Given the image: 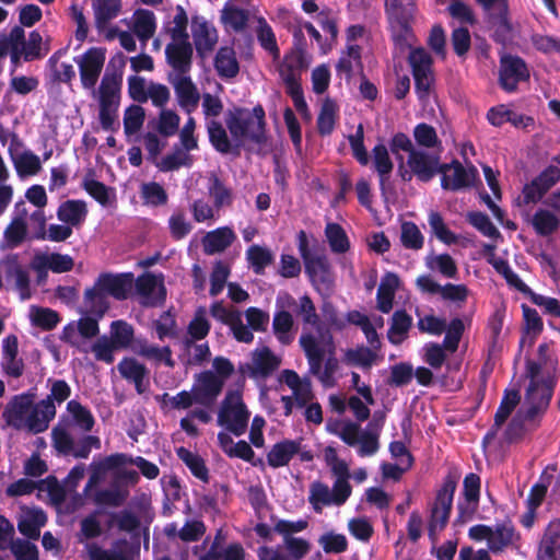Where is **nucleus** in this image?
I'll return each mask as SVG.
<instances>
[{
    "label": "nucleus",
    "mask_w": 560,
    "mask_h": 560,
    "mask_svg": "<svg viewBox=\"0 0 560 560\" xmlns=\"http://www.w3.org/2000/svg\"><path fill=\"white\" fill-rule=\"evenodd\" d=\"M308 362V369H318V362L336 354V345L332 335L323 327L316 326L315 331L304 330L299 339Z\"/></svg>",
    "instance_id": "1a4fd4ad"
},
{
    "label": "nucleus",
    "mask_w": 560,
    "mask_h": 560,
    "mask_svg": "<svg viewBox=\"0 0 560 560\" xmlns=\"http://www.w3.org/2000/svg\"><path fill=\"white\" fill-rule=\"evenodd\" d=\"M9 154L20 178L36 176L43 168L40 158L33 151L24 148L23 143L15 136L12 137L9 145Z\"/></svg>",
    "instance_id": "a211bd4d"
},
{
    "label": "nucleus",
    "mask_w": 560,
    "mask_h": 560,
    "mask_svg": "<svg viewBox=\"0 0 560 560\" xmlns=\"http://www.w3.org/2000/svg\"><path fill=\"white\" fill-rule=\"evenodd\" d=\"M400 284L397 275L388 272L386 273L380 283L377 289V308L383 313H389L393 308V302Z\"/></svg>",
    "instance_id": "49530a36"
},
{
    "label": "nucleus",
    "mask_w": 560,
    "mask_h": 560,
    "mask_svg": "<svg viewBox=\"0 0 560 560\" xmlns=\"http://www.w3.org/2000/svg\"><path fill=\"white\" fill-rule=\"evenodd\" d=\"M88 217V205L84 200H67L57 209V218L69 226L80 228Z\"/></svg>",
    "instance_id": "c9c22d12"
},
{
    "label": "nucleus",
    "mask_w": 560,
    "mask_h": 560,
    "mask_svg": "<svg viewBox=\"0 0 560 560\" xmlns=\"http://www.w3.org/2000/svg\"><path fill=\"white\" fill-rule=\"evenodd\" d=\"M532 224L538 234L549 235L558 229L560 221L551 210L538 209L532 218Z\"/></svg>",
    "instance_id": "69168bd1"
},
{
    "label": "nucleus",
    "mask_w": 560,
    "mask_h": 560,
    "mask_svg": "<svg viewBox=\"0 0 560 560\" xmlns=\"http://www.w3.org/2000/svg\"><path fill=\"white\" fill-rule=\"evenodd\" d=\"M468 536L475 541H487L492 552L502 551L504 548L515 545L520 539L511 523L498 524L494 527L478 524L469 528Z\"/></svg>",
    "instance_id": "9b49d317"
},
{
    "label": "nucleus",
    "mask_w": 560,
    "mask_h": 560,
    "mask_svg": "<svg viewBox=\"0 0 560 560\" xmlns=\"http://www.w3.org/2000/svg\"><path fill=\"white\" fill-rule=\"evenodd\" d=\"M500 85L506 92H514L520 82L527 81L529 71L526 63L520 57L505 55L500 62Z\"/></svg>",
    "instance_id": "412c9836"
},
{
    "label": "nucleus",
    "mask_w": 560,
    "mask_h": 560,
    "mask_svg": "<svg viewBox=\"0 0 560 560\" xmlns=\"http://www.w3.org/2000/svg\"><path fill=\"white\" fill-rule=\"evenodd\" d=\"M427 267L438 271L446 278H455L458 269L455 260L448 254L430 255L427 257Z\"/></svg>",
    "instance_id": "774afa93"
},
{
    "label": "nucleus",
    "mask_w": 560,
    "mask_h": 560,
    "mask_svg": "<svg viewBox=\"0 0 560 560\" xmlns=\"http://www.w3.org/2000/svg\"><path fill=\"white\" fill-rule=\"evenodd\" d=\"M107 49L105 47H90L74 58L78 66L81 85L84 90H97L96 83L102 74L106 61Z\"/></svg>",
    "instance_id": "f8f14e48"
},
{
    "label": "nucleus",
    "mask_w": 560,
    "mask_h": 560,
    "mask_svg": "<svg viewBox=\"0 0 560 560\" xmlns=\"http://www.w3.org/2000/svg\"><path fill=\"white\" fill-rule=\"evenodd\" d=\"M339 369V362L336 354L329 355L324 361L318 362V369H310V373L315 375L325 387H332L336 384V373Z\"/></svg>",
    "instance_id": "bf43d9fd"
},
{
    "label": "nucleus",
    "mask_w": 560,
    "mask_h": 560,
    "mask_svg": "<svg viewBox=\"0 0 560 560\" xmlns=\"http://www.w3.org/2000/svg\"><path fill=\"white\" fill-rule=\"evenodd\" d=\"M439 172L442 173V187L452 190L472 186L478 176L476 167H465L459 162L441 166Z\"/></svg>",
    "instance_id": "4be33fe9"
},
{
    "label": "nucleus",
    "mask_w": 560,
    "mask_h": 560,
    "mask_svg": "<svg viewBox=\"0 0 560 560\" xmlns=\"http://www.w3.org/2000/svg\"><path fill=\"white\" fill-rule=\"evenodd\" d=\"M97 281L98 285H102L109 296L124 300L131 289L133 277L131 273H103L97 278Z\"/></svg>",
    "instance_id": "e433bc0d"
},
{
    "label": "nucleus",
    "mask_w": 560,
    "mask_h": 560,
    "mask_svg": "<svg viewBox=\"0 0 560 560\" xmlns=\"http://www.w3.org/2000/svg\"><path fill=\"white\" fill-rule=\"evenodd\" d=\"M409 63L412 68L417 93L420 98H423L429 94L433 83L432 59L423 48H416L409 54Z\"/></svg>",
    "instance_id": "6ab92c4d"
},
{
    "label": "nucleus",
    "mask_w": 560,
    "mask_h": 560,
    "mask_svg": "<svg viewBox=\"0 0 560 560\" xmlns=\"http://www.w3.org/2000/svg\"><path fill=\"white\" fill-rule=\"evenodd\" d=\"M210 314L217 320L229 326L233 337L244 343H250L254 339L250 329L264 331L269 324V314L257 307H249L245 312L249 328L244 325L242 313L238 310L226 307L222 302H214L210 307Z\"/></svg>",
    "instance_id": "20e7f679"
},
{
    "label": "nucleus",
    "mask_w": 560,
    "mask_h": 560,
    "mask_svg": "<svg viewBox=\"0 0 560 560\" xmlns=\"http://www.w3.org/2000/svg\"><path fill=\"white\" fill-rule=\"evenodd\" d=\"M192 163L194 158L189 150L182 147H175L171 153L163 156L156 163V167L162 172H170L178 170L179 167H189Z\"/></svg>",
    "instance_id": "603ef678"
},
{
    "label": "nucleus",
    "mask_w": 560,
    "mask_h": 560,
    "mask_svg": "<svg viewBox=\"0 0 560 560\" xmlns=\"http://www.w3.org/2000/svg\"><path fill=\"white\" fill-rule=\"evenodd\" d=\"M130 27L142 44H145L155 33L156 21L153 12L137 10L130 22Z\"/></svg>",
    "instance_id": "de8ad7c7"
},
{
    "label": "nucleus",
    "mask_w": 560,
    "mask_h": 560,
    "mask_svg": "<svg viewBox=\"0 0 560 560\" xmlns=\"http://www.w3.org/2000/svg\"><path fill=\"white\" fill-rule=\"evenodd\" d=\"M303 439L296 440H282L275 445L267 454V463L273 468L285 466L296 455L301 462H311L313 453L306 450L303 444Z\"/></svg>",
    "instance_id": "f3484780"
},
{
    "label": "nucleus",
    "mask_w": 560,
    "mask_h": 560,
    "mask_svg": "<svg viewBox=\"0 0 560 560\" xmlns=\"http://www.w3.org/2000/svg\"><path fill=\"white\" fill-rule=\"evenodd\" d=\"M27 229L25 205L24 202H18L15 205L14 218L4 232L5 240L9 244L16 245L25 237Z\"/></svg>",
    "instance_id": "8fccbe9b"
},
{
    "label": "nucleus",
    "mask_w": 560,
    "mask_h": 560,
    "mask_svg": "<svg viewBox=\"0 0 560 560\" xmlns=\"http://www.w3.org/2000/svg\"><path fill=\"white\" fill-rule=\"evenodd\" d=\"M82 186L84 190L103 207H113L115 205V190L95 179L92 172H89L84 175Z\"/></svg>",
    "instance_id": "79ce46f5"
},
{
    "label": "nucleus",
    "mask_w": 560,
    "mask_h": 560,
    "mask_svg": "<svg viewBox=\"0 0 560 560\" xmlns=\"http://www.w3.org/2000/svg\"><path fill=\"white\" fill-rule=\"evenodd\" d=\"M191 31L197 51L201 56L211 52L219 38L215 27L205 18L196 16L191 22Z\"/></svg>",
    "instance_id": "c85d7f7f"
},
{
    "label": "nucleus",
    "mask_w": 560,
    "mask_h": 560,
    "mask_svg": "<svg viewBox=\"0 0 560 560\" xmlns=\"http://www.w3.org/2000/svg\"><path fill=\"white\" fill-rule=\"evenodd\" d=\"M257 22L258 25L256 34L259 44L265 50H267L273 57V60H278L280 57V50L277 45L276 36L271 26L267 23V21L264 18H259Z\"/></svg>",
    "instance_id": "e2e57ef3"
},
{
    "label": "nucleus",
    "mask_w": 560,
    "mask_h": 560,
    "mask_svg": "<svg viewBox=\"0 0 560 560\" xmlns=\"http://www.w3.org/2000/svg\"><path fill=\"white\" fill-rule=\"evenodd\" d=\"M200 560H246V551L240 542L221 544L217 536Z\"/></svg>",
    "instance_id": "ea45409f"
},
{
    "label": "nucleus",
    "mask_w": 560,
    "mask_h": 560,
    "mask_svg": "<svg viewBox=\"0 0 560 560\" xmlns=\"http://www.w3.org/2000/svg\"><path fill=\"white\" fill-rule=\"evenodd\" d=\"M490 13L495 27L497 39L505 40V36L511 32V25L508 21V2L506 0H477Z\"/></svg>",
    "instance_id": "72a5a7b5"
},
{
    "label": "nucleus",
    "mask_w": 560,
    "mask_h": 560,
    "mask_svg": "<svg viewBox=\"0 0 560 560\" xmlns=\"http://www.w3.org/2000/svg\"><path fill=\"white\" fill-rule=\"evenodd\" d=\"M117 370L124 378L135 384L138 393L141 394L147 389V369L137 360L132 358H125L118 363Z\"/></svg>",
    "instance_id": "c03bdc74"
},
{
    "label": "nucleus",
    "mask_w": 560,
    "mask_h": 560,
    "mask_svg": "<svg viewBox=\"0 0 560 560\" xmlns=\"http://www.w3.org/2000/svg\"><path fill=\"white\" fill-rule=\"evenodd\" d=\"M8 425L30 433H42L49 427L56 416V407L48 401H35V395L24 393L15 395L2 413Z\"/></svg>",
    "instance_id": "7ed1b4c3"
},
{
    "label": "nucleus",
    "mask_w": 560,
    "mask_h": 560,
    "mask_svg": "<svg viewBox=\"0 0 560 560\" xmlns=\"http://www.w3.org/2000/svg\"><path fill=\"white\" fill-rule=\"evenodd\" d=\"M248 11L240 0H228L220 11V22L226 32H243L248 22Z\"/></svg>",
    "instance_id": "7c9ffc66"
},
{
    "label": "nucleus",
    "mask_w": 560,
    "mask_h": 560,
    "mask_svg": "<svg viewBox=\"0 0 560 560\" xmlns=\"http://www.w3.org/2000/svg\"><path fill=\"white\" fill-rule=\"evenodd\" d=\"M168 63L178 71L186 73L191 66L192 48L188 39L172 40L165 49Z\"/></svg>",
    "instance_id": "473e14b6"
},
{
    "label": "nucleus",
    "mask_w": 560,
    "mask_h": 560,
    "mask_svg": "<svg viewBox=\"0 0 560 560\" xmlns=\"http://www.w3.org/2000/svg\"><path fill=\"white\" fill-rule=\"evenodd\" d=\"M140 197L144 205L153 207L163 206L168 199L165 188L156 182L142 183Z\"/></svg>",
    "instance_id": "052dcab7"
},
{
    "label": "nucleus",
    "mask_w": 560,
    "mask_h": 560,
    "mask_svg": "<svg viewBox=\"0 0 560 560\" xmlns=\"http://www.w3.org/2000/svg\"><path fill=\"white\" fill-rule=\"evenodd\" d=\"M412 324V318L404 311H397L392 318V325L388 330V339L394 345L401 343Z\"/></svg>",
    "instance_id": "13d9d810"
},
{
    "label": "nucleus",
    "mask_w": 560,
    "mask_h": 560,
    "mask_svg": "<svg viewBox=\"0 0 560 560\" xmlns=\"http://www.w3.org/2000/svg\"><path fill=\"white\" fill-rule=\"evenodd\" d=\"M133 328L125 320H115L110 324L109 340L117 350L131 348L133 340Z\"/></svg>",
    "instance_id": "5fc2aeb1"
},
{
    "label": "nucleus",
    "mask_w": 560,
    "mask_h": 560,
    "mask_svg": "<svg viewBox=\"0 0 560 560\" xmlns=\"http://www.w3.org/2000/svg\"><path fill=\"white\" fill-rule=\"evenodd\" d=\"M453 487L446 486L436 494L429 522V536L432 541L436 540L438 535L447 524L453 503Z\"/></svg>",
    "instance_id": "aec40b11"
},
{
    "label": "nucleus",
    "mask_w": 560,
    "mask_h": 560,
    "mask_svg": "<svg viewBox=\"0 0 560 560\" xmlns=\"http://www.w3.org/2000/svg\"><path fill=\"white\" fill-rule=\"evenodd\" d=\"M5 56H10L11 63L16 67L21 59L33 60L40 55L42 36L33 31L25 38V32L21 26H14L9 33L0 32Z\"/></svg>",
    "instance_id": "0eeeda50"
},
{
    "label": "nucleus",
    "mask_w": 560,
    "mask_h": 560,
    "mask_svg": "<svg viewBox=\"0 0 560 560\" xmlns=\"http://www.w3.org/2000/svg\"><path fill=\"white\" fill-rule=\"evenodd\" d=\"M277 306L279 308H292L294 313L302 318L304 324L319 326L315 305L307 295L295 300L289 293H280L277 298Z\"/></svg>",
    "instance_id": "bb28decb"
},
{
    "label": "nucleus",
    "mask_w": 560,
    "mask_h": 560,
    "mask_svg": "<svg viewBox=\"0 0 560 560\" xmlns=\"http://www.w3.org/2000/svg\"><path fill=\"white\" fill-rule=\"evenodd\" d=\"M100 332L98 320L90 316H83L78 320L68 323L61 331L60 340L77 348L81 353H89L88 339Z\"/></svg>",
    "instance_id": "4468645a"
},
{
    "label": "nucleus",
    "mask_w": 560,
    "mask_h": 560,
    "mask_svg": "<svg viewBox=\"0 0 560 560\" xmlns=\"http://www.w3.org/2000/svg\"><path fill=\"white\" fill-rule=\"evenodd\" d=\"M137 293L144 305H158L165 300L166 290L162 275L144 273L136 281Z\"/></svg>",
    "instance_id": "5701e85b"
},
{
    "label": "nucleus",
    "mask_w": 560,
    "mask_h": 560,
    "mask_svg": "<svg viewBox=\"0 0 560 560\" xmlns=\"http://www.w3.org/2000/svg\"><path fill=\"white\" fill-rule=\"evenodd\" d=\"M351 492L332 483L330 488L327 483L315 480L308 487V503L316 513H322L328 506H341L350 498Z\"/></svg>",
    "instance_id": "2eb2a0df"
},
{
    "label": "nucleus",
    "mask_w": 560,
    "mask_h": 560,
    "mask_svg": "<svg viewBox=\"0 0 560 560\" xmlns=\"http://www.w3.org/2000/svg\"><path fill=\"white\" fill-rule=\"evenodd\" d=\"M126 464H133V465H136L140 469V471L142 472V475L144 477L149 478V479H155L159 476V472H160L159 467L155 464L150 463V462H148L147 459H144L142 457H137L135 459L128 458L124 454H115V455L108 456L101 464L100 468H102V469H112V468L124 466Z\"/></svg>",
    "instance_id": "58836bf2"
},
{
    "label": "nucleus",
    "mask_w": 560,
    "mask_h": 560,
    "mask_svg": "<svg viewBox=\"0 0 560 560\" xmlns=\"http://www.w3.org/2000/svg\"><path fill=\"white\" fill-rule=\"evenodd\" d=\"M537 560H560V518L549 522L538 546Z\"/></svg>",
    "instance_id": "c756f323"
},
{
    "label": "nucleus",
    "mask_w": 560,
    "mask_h": 560,
    "mask_svg": "<svg viewBox=\"0 0 560 560\" xmlns=\"http://www.w3.org/2000/svg\"><path fill=\"white\" fill-rule=\"evenodd\" d=\"M308 65L310 61L302 49H292L279 65V74L287 86L296 85L300 84L302 70L307 68Z\"/></svg>",
    "instance_id": "cd10ccee"
},
{
    "label": "nucleus",
    "mask_w": 560,
    "mask_h": 560,
    "mask_svg": "<svg viewBox=\"0 0 560 560\" xmlns=\"http://www.w3.org/2000/svg\"><path fill=\"white\" fill-rule=\"evenodd\" d=\"M108 299L109 295L102 285H98V281L96 280L94 285L86 289L84 292L83 303L85 313L101 318L109 307Z\"/></svg>",
    "instance_id": "a19ab883"
},
{
    "label": "nucleus",
    "mask_w": 560,
    "mask_h": 560,
    "mask_svg": "<svg viewBox=\"0 0 560 560\" xmlns=\"http://www.w3.org/2000/svg\"><path fill=\"white\" fill-rule=\"evenodd\" d=\"M95 26L102 32L120 12V0H92Z\"/></svg>",
    "instance_id": "3c124183"
},
{
    "label": "nucleus",
    "mask_w": 560,
    "mask_h": 560,
    "mask_svg": "<svg viewBox=\"0 0 560 560\" xmlns=\"http://www.w3.org/2000/svg\"><path fill=\"white\" fill-rule=\"evenodd\" d=\"M69 428L71 425L79 428L82 432H89L94 425V417L91 411L77 400H70L67 404L66 415L61 419Z\"/></svg>",
    "instance_id": "4c0bfd02"
},
{
    "label": "nucleus",
    "mask_w": 560,
    "mask_h": 560,
    "mask_svg": "<svg viewBox=\"0 0 560 560\" xmlns=\"http://www.w3.org/2000/svg\"><path fill=\"white\" fill-rule=\"evenodd\" d=\"M304 265L315 289L322 294H328L334 285V275L327 257L317 255Z\"/></svg>",
    "instance_id": "b1692460"
},
{
    "label": "nucleus",
    "mask_w": 560,
    "mask_h": 560,
    "mask_svg": "<svg viewBox=\"0 0 560 560\" xmlns=\"http://www.w3.org/2000/svg\"><path fill=\"white\" fill-rule=\"evenodd\" d=\"M294 325L293 316L289 308H279L273 316L272 328L278 340L283 345H289L293 340L292 328Z\"/></svg>",
    "instance_id": "864d4df0"
},
{
    "label": "nucleus",
    "mask_w": 560,
    "mask_h": 560,
    "mask_svg": "<svg viewBox=\"0 0 560 560\" xmlns=\"http://www.w3.org/2000/svg\"><path fill=\"white\" fill-rule=\"evenodd\" d=\"M172 83L179 106L188 114L194 112L199 103L200 94L191 79L186 73L176 74Z\"/></svg>",
    "instance_id": "2f4dec72"
},
{
    "label": "nucleus",
    "mask_w": 560,
    "mask_h": 560,
    "mask_svg": "<svg viewBox=\"0 0 560 560\" xmlns=\"http://www.w3.org/2000/svg\"><path fill=\"white\" fill-rule=\"evenodd\" d=\"M39 268H46L54 272L61 273L72 269L74 262L71 256L62 254H43L35 258Z\"/></svg>",
    "instance_id": "4d7b16f0"
},
{
    "label": "nucleus",
    "mask_w": 560,
    "mask_h": 560,
    "mask_svg": "<svg viewBox=\"0 0 560 560\" xmlns=\"http://www.w3.org/2000/svg\"><path fill=\"white\" fill-rule=\"evenodd\" d=\"M440 171L439 156L415 150L408 155L407 162H399L398 172L404 180H410L412 175L420 180L431 179Z\"/></svg>",
    "instance_id": "ddd939ff"
},
{
    "label": "nucleus",
    "mask_w": 560,
    "mask_h": 560,
    "mask_svg": "<svg viewBox=\"0 0 560 560\" xmlns=\"http://www.w3.org/2000/svg\"><path fill=\"white\" fill-rule=\"evenodd\" d=\"M281 365V358L268 347H258L250 353V360L241 365V372L257 381H266Z\"/></svg>",
    "instance_id": "dca6fc26"
},
{
    "label": "nucleus",
    "mask_w": 560,
    "mask_h": 560,
    "mask_svg": "<svg viewBox=\"0 0 560 560\" xmlns=\"http://www.w3.org/2000/svg\"><path fill=\"white\" fill-rule=\"evenodd\" d=\"M224 122L226 129L217 120L206 124L211 144L221 153H230L233 147L265 140V112L261 106L229 109L224 114Z\"/></svg>",
    "instance_id": "f257e3e1"
},
{
    "label": "nucleus",
    "mask_w": 560,
    "mask_h": 560,
    "mask_svg": "<svg viewBox=\"0 0 560 560\" xmlns=\"http://www.w3.org/2000/svg\"><path fill=\"white\" fill-rule=\"evenodd\" d=\"M132 351L155 363H164L170 368L174 366L172 352L168 347H158L149 343L145 339H136L132 345Z\"/></svg>",
    "instance_id": "37998d69"
},
{
    "label": "nucleus",
    "mask_w": 560,
    "mask_h": 560,
    "mask_svg": "<svg viewBox=\"0 0 560 560\" xmlns=\"http://www.w3.org/2000/svg\"><path fill=\"white\" fill-rule=\"evenodd\" d=\"M279 382L285 384L292 392L296 407L302 408L315 399L312 382L308 377H301L293 370H283Z\"/></svg>",
    "instance_id": "393cba45"
},
{
    "label": "nucleus",
    "mask_w": 560,
    "mask_h": 560,
    "mask_svg": "<svg viewBox=\"0 0 560 560\" xmlns=\"http://www.w3.org/2000/svg\"><path fill=\"white\" fill-rule=\"evenodd\" d=\"M52 442L56 450L65 455H73L74 457H88L89 447L79 450L75 445L70 428L61 421L52 429Z\"/></svg>",
    "instance_id": "f704fd0d"
},
{
    "label": "nucleus",
    "mask_w": 560,
    "mask_h": 560,
    "mask_svg": "<svg viewBox=\"0 0 560 560\" xmlns=\"http://www.w3.org/2000/svg\"><path fill=\"white\" fill-rule=\"evenodd\" d=\"M28 317L34 326L45 330L52 329L60 322V317L57 312L39 306H31Z\"/></svg>",
    "instance_id": "338daca9"
},
{
    "label": "nucleus",
    "mask_w": 560,
    "mask_h": 560,
    "mask_svg": "<svg viewBox=\"0 0 560 560\" xmlns=\"http://www.w3.org/2000/svg\"><path fill=\"white\" fill-rule=\"evenodd\" d=\"M98 103V120L104 130H113L117 125L120 101V79L106 73L97 88L91 92Z\"/></svg>",
    "instance_id": "423d86ee"
},
{
    "label": "nucleus",
    "mask_w": 560,
    "mask_h": 560,
    "mask_svg": "<svg viewBox=\"0 0 560 560\" xmlns=\"http://www.w3.org/2000/svg\"><path fill=\"white\" fill-rule=\"evenodd\" d=\"M339 108L335 101L326 98L323 104L317 119L318 130L322 135H329L335 128L338 118Z\"/></svg>",
    "instance_id": "680f3d73"
},
{
    "label": "nucleus",
    "mask_w": 560,
    "mask_h": 560,
    "mask_svg": "<svg viewBox=\"0 0 560 560\" xmlns=\"http://www.w3.org/2000/svg\"><path fill=\"white\" fill-rule=\"evenodd\" d=\"M214 67L221 77H235L240 68L234 49L231 47L220 48L215 56Z\"/></svg>",
    "instance_id": "6e6d98bb"
},
{
    "label": "nucleus",
    "mask_w": 560,
    "mask_h": 560,
    "mask_svg": "<svg viewBox=\"0 0 560 560\" xmlns=\"http://www.w3.org/2000/svg\"><path fill=\"white\" fill-rule=\"evenodd\" d=\"M46 521L47 517L42 510L23 509L19 517L18 527L23 535L30 538H37Z\"/></svg>",
    "instance_id": "a18cd8bd"
},
{
    "label": "nucleus",
    "mask_w": 560,
    "mask_h": 560,
    "mask_svg": "<svg viewBox=\"0 0 560 560\" xmlns=\"http://www.w3.org/2000/svg\"><path fill=\"white\" fill-rule=\"evenodd\" d=\"M328 432L339 436L346 444L358 446V454L362 457L371 456L378 450V435L370 430H361L354 422H328Z\"/></svg>",
    "instance_id": "6e6552de"
},
{
    "label": "nucleus",
    "mask_w": 560,
    "mask_h": 560,
    "mask_svg": "<svg viewBox=\"0 0 560 560\" xmlns=\"http://www.w3.org/2000/svg\"><path fill=\"white\" fill-rule=\"evenodd\" d=\"M223 388L222 381L215 378L213 372L206 371L196 376L192 385L195 401L200 405H211Z\"/></svg>",
    "instance_id": "a878e982"
},
{
    "label": "nucleus",
    "mask_w": 560,
    "mask_h": 560,
    "mask_svg": "<svg viewBox=\"0 0 560 560\" xmlns=\"http://www.w3.org/2000/svg\"><path fill=\"white\" fill-rule=\"evenodd\" d=\"M236 238L235 233L228 226L215 229L208 232L203 237L202 245L207 254H215L223 252Z\"/></svg>",
    "instance_id": "09e8293b"
},
{
    "label": "nucleus",
    "mask_w": 560,
    "mask_h": 560,
    "mask_svg": "<svg viewBox=\"0 0 560 560\" xmlns=\"http://www.w3.org/2000/svg\"><path fill=\"white\" fill-rule=\"evenodd\" d=\"M386 12L394 40L399 46H410L412 34L410 22L416 13V5L412 1L406 5L401 0H386Z\"/></svg>",
    "instance_id": "9d476101"
},
{
    "label": "nucleus",
    "mask_w": 560,
    "mask_h": 560,
    "mask_svg": "<svg viewBox=\"0 0 560 560\" xmlns=\"http://www.w3.org/2000/svg\"><path fill=\"white\" fill-rule=\"evenodd\" d=\"M249 418L250 411L243 399L242 390H229L218 410V425L236 436H241L247 430Z\"/></svg>",
    "instance_id": "39448f33"
},
{
    "label": "nucleus",
    "mask_w": 560,
    "mask_h": 560,
    "mask_svg": "<svg viewBox=\"0 0 560 560\" xmlns=\"http://www.w3.org/2000/svg\"><path fill=\"white\" fill-rule=\"evenodd\" d=\"M521 395L517 389H506L494 417V427L500 428L520 405Z\"/></svg>",
    "instance_id": "0e129e2a"
},
{
    "label": "nucleus",
    "mask_w": 560,
    "mask_h": 560,
    "mask_svg": "<svg viewBox=\"0 0 560 560\" xmlns=\"http://www.w3.org/2000/svg\"><path fill=\"white\" fill-rule=\"evenodd\" d=\"M526 376L529 378V384L524 401L505 431V439L509 442L518 439L526 425L547 410L556 385L555 378L549 373L542 372L541 365L534 361H527Z\"/></svg>",
    "instance_id": "f03ea898"
}]
</instances>
